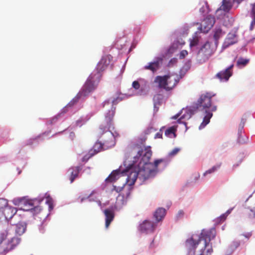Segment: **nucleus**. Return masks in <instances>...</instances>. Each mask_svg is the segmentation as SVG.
Returning <instances> with one entry per match:
<instances>
[{
  "label": "nucleus",
  "mask_w": 255,
  "mask_h": 255,
  "mask_svg": "<svg viewBox=\"0 0 255 255\" xmlns=\"http://www.w3.org/2000/svg\"><path fill=\"white\" fill-rule=\"evenodd\" d=\"M131 151L132 152L137 153V155L133 157L134 164L137 162L139 158V164H143L142 168L138 169V174L139 178L143 180L153 177L158 172L157 167L159 164L163 163L164 165L166 164L165 160L163 159H156L154 163L148 162L152 154L150 146L145 148V152L142 156L143 147L141 144H134L131 147Z\"/></svg>",
  "instance_id": "obj_1"
},
{
  "label": "nucleus",
  "mask_w": 255,
  "mask_h": 255,
  "mask_svg": "<svg viewBox=\"0 0 255 255\" xmlns=\"http://www.w3.org/2000/svg\"><path fill=\"white\" fill-rule=\"evenodd\" d=\"M115 115L114 110H111L107 114L105 117V122L101 124L99 129V134L102 135L101 138L103 143H96L94 146V149H91L88 155L85 156L84 158L89 159L93 156L96 153H98L100 150H96L97 146H99L102 147L104 146L108 148L114 146L116 143L115 138L118 135L117 132H113L112 130L114 129L113 124V118Z\"/></svg>",
  "instance_id": "obj_2"
},
{
  "label": "nucleus",
  "mask_w": 255,
  "mask_h": 255,
  "mask_svg": "<svg viewBox=\"0 0 255 255\" xmlns=\"http://www.w3.org/2000/svg\"><path fill=\"white\" fill-rule=\"evenodd\" d=\"M215 95V94L210 92L205 93L200 96L197 102V108L204 111L206 114L200 126V128H204L210 122V119L213 116L212 112L217 110V106H212L211 104V99Z\"/></svg>",
  "instance_id": "obj_3"
},
{
  "label": "nucleus",
  "mask_w": 255,
  "mask_h": 255,
  "mask_svg": "<svg viewBox=\"0 0 255 255\" xmlns=\"http://www.w3.org/2000/svg\"><path fill=\"white\" fill-rule=\"evenodd\" d=\"M36 201V200H29L25 197L15 198L13 200L14 205L20 206L24 210L30 211L34 215L38 214L42 210L40 206H34Z\"/></svg>",
  "instance_id": "obj_4"
},
{
  "label": "nucleus",
  "mask_w": 255,
  "mask_h": 255,
  "mask_svg": "<svg viewBox=\"0 0 255 255\" xmlns=\"http://www.w3.org/2000/svg\"><path fill=\"white\" fill-rule=\"evenodd\" d=\"M101 77L102 75L98 72L92 73L82 88L81 94L84 96H86L93 91L96 88Z\"/></svg>",
  "instance_id": "obj_5"
},
{
  "label": "nucleus",
  "mask_w": 255,
  "mask_h": 255,
  "mask_svg": "<svg viewBox=\"0 0 255 255\" xmlns=\"http://www.w3.org/2000/svg\"><path fill=\"white\" fill-rule=\"evenodd\" d=\"M21 242V239L17 237H12L0 244V248L4 253H8L15 249Z\"/></svg>",
  "instance_id": "obj_6"
},
{
  "label": "nucleus",
  "mask_w": 255,
  "mask_h": 255,
  "mask_svg": "<svg viewBox=\"0 0 255 255\" xmlns=\"http://www.w3.org/2000/svg\"><path fill=\"white\" fill-rule=\"evenodd\" d=\"M12 224L6 223L0 227V244L13 235Z\"/></svg>",
  "instance_id": "obj_7"
},
{
  "label": "nucleus",
  "mask_w": 255,
  "mask_h": 255,
  "mask_svg": "<svg viewBox=\"0 0 255 255\" xmlns=\"http://www.w3.org/2000/svg\"><path fill=\"white\" fill-rule=\"evenodd\" d=\"M247 202L251 204V209L246 210L243 213L245 219L252 220L255 218V192L247 200Z\"/></svg>",
  "instance_id": "obj_8"
},
{
  "label": "nucleus",
  "mask_w": 255,
  "mask_h": 255,
  "mask_svg": "<svg viewBox=\"0 0 255 255\" xmlns=\"http://www.w3.org/2000/svg\"><path fill=\"white\" fill-rule=\"evenodd\" d=\"M113 60V57L109 54L102 57L101 60L98 63L96 69L92 73H99L101 74V72L105 70L108 66L111 64Z\"/></svg>",
  "instance_id": "obj_9"
},
{
  "label": "nucleus",
  "mask_w": 255,
  "mask_h": 255,
  "mask_svg": "<svg viewBox=\"0 0 255 255\" xmlns=\"http://www.w3.org/2000/svg\"><path fill=\"white\" fill-rule=\"evenodd\" d=\"M215 22L214 16L209 15L202 21L200 29L202 32L207 33L213 27Z\"/></svg>",
  "instance_id": "obj_10"
},
{
  "label": "nucleus",
  "mask_w": 255,
  "mask_h": 255,
  "mask_svg": "<svg viewBox=\"0 0 255 255\" xmlns=\"http://www.w3.org/2000/svg\"><path fill=\"white\" fill-rule=\"evenodd\" d=\"M211 44L209 42H206L201 47L199 51V55H204V57H198L199 60L201 63L205 62L212 55V50L210 49Z\"/></svg>",
  "instance_id": "obj_11"
},
{
  "label": "nucleus",
  "mask_w": 255,
  "mask_h": 255,
  "mask_svg": "<svg viewBox=\"0 0 255 255\" xmlns=\"http://www.w3.org/2000/svg\"><path fill=\"white\" fill-rule=\"evenodd\" d=\"M234 67V65L232 64L228 68L226 69L225 70L221 71L218 72L215 76V77L221 82H227L229 80L230 77L233 74L232 68Z\"/></svg>",
  "instance_id": "obj_12"
},
{
  "label": "nucleus",
  "mask_w": 255,
  "mask_h": 255,
  "mask_svg": "<svg viewBox=\"0 0 255 255\" xmlns=\"http://www.w3.org/2000/svg\"><path fill=\"white\" fill-rule=\"evenodd\" d=\"M156 227V224L153 222L145 220L139 226V230L142 233L146 234L153 232Z\"/></svg>",
  "instance_id": "obj_13"
},
{
  "label": "nucleus",
  "mask_w": 255,
  "mask_h": 255,
  "mask_svg": "<svg viewBox=\"0 0 255 255\" xmlns=\"http://www.w3.org/2000/svg\"><path fill=\"white\" fill-rule=\"evenodd\" d=\"M134 165H132L131 167L126 171L129 174H128V177L127 178V182L129 183V185L133 184L137 179V177H139V170L137 171L133 170L132 166Z\"/></svg>",
  "instance_id": "obj_14"
},
{
  "label": "nucleus",
  "mask_w": 255,
  "mask_h": 255,
  "mask_svg": "<svg viewBox=\"0 0 255 255\" xmlns=\"http://www.w3.org/2000/svg\"><path fill=\"white\" fill-rule=\"evenodd\" d=\"M105 216V226L108 228L115 217V212L113 208L106 209L104 211Z\"/></svg>",
  "instance_id": "obj_15"
},
{
  "label": "nucleus",
  "mask_w": 255,
  "mask_h": 255,
  "mask_svg": "<svg viewBox=\"0 0 255 255\" xmlns=\"http://www.w3.org/2000/svg\"><path fill=\"white\" fill-rule=\"evenodd\" d=\"M237 35L235 32H230L226 38L223 46L227 48L237 42Z\"/></svg>",
  "instance_id": "obj_16"
},
{
  "label": "nucleus",
  "mask_w": 255,
  "mask_h": 255,
  "mask_svg": "<svg viewBox=\"0 0 255 255\" xmlns=\"http://www.w3.org/2000/svg\"><path fill=\"white\" fill-rule=\"evenodd\" d=\"M168 82V75L163 76H157L154 80V82L158 84L160 88H162L167 91Z\"/></svg>",
  "instance_id": "obj_17"
},
{
  "label": "nucleus",
  "mask_w": 255,
  "mask_h": 255,
  "mask_svg": "<svg viewBox=\"0 0 255 255\" xmlns=\"http://www.w3.org/2000/svg\"><path fill=\"white\" fill-rule=\"evenodd\" d=\"M82 167L80 166L72 167L68 169V173L69 176V178L71 183H72L75 179L78 177L79 173Z\"/></svg>",
  "instance_id": "obj_18"
},
{
  "label": "nucleus",
  "mask_w": 255,
  "mask_h": 255,
  "mask_svg": "<svg viewBox=\"0 0 255 255\" xmlns=\"http://www.w3.org/2000/svg\"><path fill=\"white\" fill-rule=\"evenodd\" d=\"M234 3H236L234 0H223L221 6L217 10V11L223 10L225 12H228L232 7Z\"/></svg>",
  "instance_id": "obj_19"
},
{
  "label": "nucleus",
  "mask_w": 255,
  "mask_h": 255,
  "mask_svg": "<svg viewBox=\"0 0 255 255\" xmlns=\"http://www.w3.org/2000/svg\"><path fill=\"white\" fill-rule=\"evenodd\" d=\"M16 212L17 210L16 208L9 206L8 205L2 211L6 220L11 219L16 214Z\"/></svg>",
  "instance_id": "obj_20"
},
{
  "label": "nucleus",
  "mask_w": 255,
  "mask_h": 255,
  "mask_svg": "<svg viewBox=\"0 0 255 255\" xmlns=\"http://www.w3.org/2000/svg\"><path fill=\"white\" fill-rule=\"evenodd\" d=\"M13 227V233L15 232L16 234L21 235L23 234L26 230V226L22 223H18L15 225H12Z\"/></svg>",
  "instance_id": "obj_21"
},
{
  "label": "nucleus",
  "mask_w": 255,
  "mask_h": 255,
  "mask_svg": "<svg viewBox=\"0 0 255 255\" xmlns=\"http://www.w3.org/2000/svg\"><path fill=\"white\" fill-rule=\"evenodd\" d=\"M166 215V210L163 208H158L154 214V217L157 222H159L163 220Z\"/></svg>",
  "instance_id": "obj_22"
},
{
  "label": "nucleus",
  "mask_w": 255,
  "mask_h": 255,
  "mask_svg": "<svg viewBox=\"0 0 255 255\" xmlns=\"http://www.w3.org/2000/svg\"><path fill=\"white\" fill-rule=\"evenodd\" d=\"M176 78L174 75H168L167 91H170L176 85L178 82Z\"/></svg>",
  "instance_id": "obj_23"
},
{
  "label": "nucleus",
  "mask_w": 255,
  "mask_h": 255,
  "mask_svg": "<svg viewBox=\"0 0 255 255\" xmlns=\"http://www.w3.org/2000/svg\"><path fill=\"white\" fill-rule=\"evenodd\" d=\"M244 128V123L243 124H241L239 127V130H238V141L240 143H246L247 142L248 140V137L244 134H242V130Z\"/></svg>",
  "instance_id": "obj_24"
},
{
  "label": "nucleus",
  "mask_w": 255,
  "mask_h": 255,
  "mask_svg": "<svg viewBox=\"0 0 255 255\" xmlns=\"http://www.w3.org/2000/svg\"><path fill=\"white\" fill-rule=\"evenodd\" d=\"M120 173V171L119 170L113 171L106 179V181L107 182L112 183L116 181L119 177Z\"/></svg>",
  "instance_id": "obj_25"
},
{
  "label": "nucleus",
  "mask_w": 255,
  "mask_h": 255,
  "mask_svg": "<svg viewBox=\"0 0 255 255\" xmlns=\"http://www.w3.org/2000/svg\"><path fill=\"white\" fill-rule=\"evenodd\" d=\"M225 32L223 31L220 27H216L214 30L213 37L215 41L216 44L217 43L218 40L223 36Z\"/></svg>",
  "instance_id": "obj_26"
},
{
  "label": "nucleus",
  "mask_w": 255,
  "mask_h": 255,
  "mask_svg": "<svg viewBox=\"0 0 255 255\" xmlns=\"http://www.w3.org/2000/svg\"><path fill=\"white\" fill-rule=\"evenodd\" d=\"M159 66V63L158 61H155L153 62H150L148 65L144 66V68L146 70H149L152 72H155L158 69Z\"/></svg>",
  "instance_id": "obj_27"
},
{
  "label": "nucleus",
  "mask_w": 255,
  "mask_h": 255,
  "mask_svg": "<svg viewBox=\"0 0 255 255\" xmlns=\"http://www.w3.org/2000/svg\"><path fill=\"white\" fill-rule=\"evenodd\" d=\"M251 5L252 6L251 15L253 18V20L251 24L250 29L253 30L254 25H255V3H252Z\"/></svg>",
  "instance_id": "obj_28"
},
{
  "label": "nucleus",
  "mask_w": 255,
  "mask_h": 255,
  "mask_svg": "<svg viewBox=\"0 0 255 255\" xmlns=\"http://www.w3.org/2000/svg\"><path fill=\"white\" fill-rule=\"evenodd\" d=\"M249 62V59H244L243 58H240L237 61V65L238 67H244Z\"/></svg>",
  "instance_id": "obj_29"
},
{
  "label": "nucleus",
  "mask_w": 255,
  "mask_h": 255,
  "mask_svg": "<svg viewBox=\"0 0 255 255\" xmlns=\"http://www.w3.org/2000/svg\"><path fill=\"white\" fill-rule=\"evenodd\" d=\"M8 205V201L6 199L0 198V212H2Z\"/></svg>",
  "instance_id": "obj_30"
},
{
  "label": "nucleus",
  "mask_w": 255,
  "mask_h": 255,
  "mask_svg": "<svg viewBox=\"0 0 255 255\" xmlns=\"http://www.w3.org/2000/svg\"><path fill=\"white\" fill-rule=\"evenodd\" d=\"M176 129L174 127H171L166 130L165 134L169 136L171 134H175Z\"/></svg>",
  "instance_id": "obj_31"
},
{
  "label": "nucleus",
  "mask_w": 255,
  "mask_h": 255,
  "mask_svg": "<svg viewBox=\"0 0 255 255\" xmlns=\"http://www.w3.org/2000/svg\"><path fill=\"white\" fill-rule=\"evenodd\" d=\"M208 5L207 2H205L202 5V7L200 8V12L203 14L208 11Z\"/></svg>",
  "instance_id": "obj_32"
},
{
  "label": "nucleus",
  "mask_w": 255,
  "mask_h": 255,
  "mask_svg": "<svg viewBox=\"0 0 255 255\" xmlns=\"http://www.w3.org/2000/svg\"><path fill=\"white\" fill-rule=\"evenodd\" d=\"M46 203L49 206V211L52 210L53 209V200H52V199L51 197H50L49 196H48L46 198Z\"/></svg>",
  "instance_id": "obj_33"
},
{
  "label": "nucleus",
  "mask_w": 255,
  "mask_h": 255,
  "mask_svg": "<svg viewBox=\"0 0 255 255\" xmlns=\"http://www.w3.org/2000/svg\"><path fill=\"white\" fill-rule=\"evenodd\" d=\"M221 166V164H219L217 166H214L212 168L209 169L207 170L204 173V176H205L207 174H210L215 172L218 168H219Z\"/></svg>",
  "instance_id": "obj_34"
},
{
  "label": "nucleus",
  "mask_w": 255,
  "mask_h": 255,
  "mask_svg": "<svg viewBox=\"0 0 255 255\" xmlns=\"http://www.w3.org/2000/svg\"><path fill=\"white\" fill-rule=\"evenodd\" d=\"M79 98L78 97H75L73 98L67 105V107H71L75 104H76L79 101Z\"/></svg>",
  "instance_id": "obj_35"
},
{
  "label": "nucleus",
  "mask_w": 255,
  "mask_h": 255,
  "mask_svg": "<svg viewBox=\"0 0 255 255\" xmlns=\"http://www.w3.org/2000/svg\"><path fill=\"white\" fill-rule=\"evenodd\" d=\"M180 151V148L178 147H176L174 148L172 150H171L168 153V155L170 157H173L176 155L179 151Z\"/></svg>",
  "instance_id": "obj_36"
},
{
  "label": "nucleus",
  "mask_w": 255,
  "mask_h": 255,
  "mask_svg": "<svg viewBox=\"0 0 255 255\" xmlns=\"http://www.w3.org/2000/svg\"><path fill=\"white\" fill-rule=\"evenodd\" d=\"M177 62V59L176 58H173L169 61L167 66L168 67H172L175 65Z\"/></svg>",
  "instance_id": "obj_37"
},
{
  "label": "nucleus",
  "mask_w": 255,
  "mask_h": 255,
  "mask_svg": "<svg viewBox=\"0 0 255 255\" xmlns=\"http://www.w3.org/2000/svg\"><path fill=\"white\" fill-rule=\"evenodd\" d=\"M132 87L135 90H138L140 88V84L139 82L137 81H134L132 82Z\"/></svg>",
  "instance_id": "obj_38"
},
{
  "label": "nucleus",
  "mask_w": 255,
  "mask_h": 255,
  "mask_svg": "<svg viewBox=\"0 0 255 255\" xmlns=\"http://www.w3.org/2000/svg\"><path fill=\"white\" fill-rule=\"evenodd\" d=\"M187 54H188L187 51H186L185 50H182L180 52L179 58L180 59H183L187 55Z\"/></svg>",
  "instance_id": "obj_39"
},
{
  "label": "nucleus",
  "mask_w": 255,
  "mask_h": 255,
  "mask_svg": "<svg viewBox=\"0 0 255 255\" xmlns=\"http://www.w3.org/2000/svg\"><path fill=\"white\" fill-rule=\"evenodd\" d=\"M155 138H162V128H160L159 132H157L155 136Z\"/></svg>",
  "instance_id": "obj_40"
},
{
  "label": "nucleus",
  "mask_w": 255,
  "mask_h": 255,
  "mask_svg": "<svg viewBox=\"0 0 255 255\" xmlns=\"http://www.w3.org/2000/svg\"><path fill=\"white\" fill-rule=\"evenodd\" d=\"M184 212L182 210H179L178 212V213L176 215V216L177 219H179L182 218L184 216Z\"/></svg>",
  "instance_id": "obj_41"
},
{
  "label": "nucleus",
  "mask_w": 255,
  "mask_h": 255,
  "mask_svg": "<svg viewBox=\"0 0 255 255\" xmlns=\"http://www.w3.org/2000/svg\"><path fill=\"white\" fill-rule=\"evenodd\" d=\"M198 43V40L197 39H193L190 41V45L191 47L196 46Z\"/></svg>",
  "instance_id": "obj_42"
},
{
  "label": "nucleus",
  "mask_w": 255,
  "mask_h": 255,
  "mask_svg": "<svg viewBox=\"0 0 255 255\" xmlns=\"http://www.w3.org/2000/svg\"><path fill=\"white\" fill-rule=\"evenodd\" d=\"M122 99L118 97H117L116 99H114V100H113V103L114 104H117V103H118V102L121 101H122Z\"/></svg>",
  "instance_id": "obj_43"
},
{
  "label": "nucleus",
  "mask_w": 255,
  "mask_h": 255,
  "mask_svg": "<svg viewBox=\"0 0 255 255\" xmlns=\"http://www.w3.org/2000/svg\"><path fill=\"white\" fill-rule=\"evenodd\" d=\"M220 218L222 219H223V220H225V218H226V217H225V215L224 214L222 216H221Z\"/></svg>",
  "instance_id": "obj_44"
},
{
  "label": "nucleus",
  "mask_w": 255,
  "mask_h": 255,
  "mask_svg": "<svg viewBox=\"0 0 255 255\" xmlns=\"http://www.w3.org/2000/svg\"><path fill=\"white\" fill-rule=\"evenodd\" d=\"M179 116V114H177L174 117H173V119H176L178 118Z\"/></svg>",
  "instance_id": "obj_45"
},
{
  "label": "nucleus",
  "mask_w": 255,
  "mask_h": 255,
  "mask_svg": "<svg viewBox=\"0 0 255 255\" xmlns=\"http://www.w3.org/2000/svg\"><path fill=\"white\" fill-rule=\"evenodd\" d=\"M97 202L99 206H101V204H101V202L100 200H98V201H97Z\"/></svg>",
  "instance_id": "obj_46"
},
{
  "label": "nucleus",
  "mask_w": 255,
  "mask_h": 255,
  "mask_svg": "<svg viewBox=\"0 0 255 255\" xmlns=\"http://www.w3.org/2000/svg\"><path fill=\"white\" fill-rule=\"evenodd\" d=\"M153 242H154V240H153L152 241V242L151 243L150 245V248H152V244H153Z\"/></svg>",
  "instance_id": "obj_47"
},
{
  "label": "nucleus",
  "mask_w": 255,
  "mask_h": 255,
  "mask_svg": "<svg viewBox=\"0 0 255 255\" xmlns=\"http://www.w3.org/2000/svg\"><path fill=\"white\" fill-rule=\"evenodd\" d=\"M183 119V117H181L180 118V119H179L178 120V123H180V122H181L180 121H181V119Z\"/></svg>",
  "instance_id": "obj_48"
},
{
  "label": "nucleus",
  "mask_w": 255,
  "mask_h": 255,
  "mask_svg": "<svg viewBox=\"0 0 255 255\" xmlns=\"http://www.w3.org/2000/svg\"><path fill=\"white\" fill-rule=\"evenodd\" d=\"M239 164H237V165L234 164V165H233V167H234V168H236V167H237V166H239Z\"/></svg>",
  "instance_id": "obj_49"
},
{
  "label": "nucleus",
  "mask_w": 255,
  "mask_h": 255,
  "mask_svg": "<svg viewBox=\"0 0 255 255\" xmlns=\"http://www.w3.org/2000/svg\"><path fill=\"white\" fill-rule=\"evenodd\" d=\"M106 103H107V104H109V101L105 102L104 103V106H105V105Z\"/></svg>",
  "instance_id": "obj_50"
},
{
  "label": "nucleus",
  "mask_w": 255,
  "mask_h": 255,
  "mask_svg": "<svg viewBox=\"0 0 255 255\" xmlns=\"http://www.w3.org/2000/svg\"><path fill=\"white\" fill-rule=\"evenodd\" d=\"M79 122V121H78L77 122V125L78 124Z\"/></svg>",
  "instance_id": "obj_51"
},
{
  "label": "nucleus",
  "mask_w": 255,
  "mask_h": 255,
  "mask_svg": "<svg viewBox=\"0 0 255 255\" xmlns=\"http://www.w3.org/2000/svg\"><path fill=\"white\" fill-rule=\"evenodd\" d=\"M83 199L82 198V199H81V202H82V201H83Z\"/></svg>",
  "instance_id": "obj_52"
}]
</instances>
